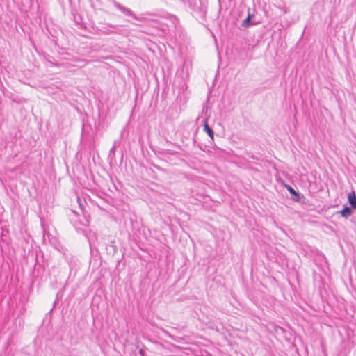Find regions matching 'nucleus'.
Segmentation results:
<instances>
[{
    "label": "nucleus",
    "mask_w": 356,
    "mask_h": 356,
    "mask_svg": "<svg viewBox=\"0 0 356 356\" xmlns=\"http://www.w3.org/2000/svg\"><path fill=\"white\" fill-rule=\"evenodd\" d=\"M112 3L117 9L123 13L126 16L131 17L136 20L140 19L139 17H138L131 9L124 7L121 3L117 2L115 0H112Z\"/></svg>",
    "instance_id": "f257e3e1"
},
{
    "label": "nucleus",
    "mask_w": 356,
    "mask_h": 356,
    "mask_svg": "<svg viewBox=\"0 0 356 356\" xmlns=\"http://www.w3.org/2000/svg\"><path fill=\"white\" fill-rule=\"evenodd\" d=\"M108 26L110 28L115 29V31L112 30V29H106V28H102L101 29V31L105 35H110V34H113V33L119 34L122 31V28L123 27V26H122V25H114V24H108Z\"/></svg>",
    "instance_id": "f03ea898"
},
{
    "label": "nucleus",
    "mask_w": 356,
    "mask_h": 356,
    "mask_svg": "<svg viewBox=\"0 0 356 356\" xmlns=\"http://www.w3.org/2000/svg\"><path fill=\"white\" fill-rule=\"evenodd\" d=\"M253 15H252L250 12L248 11V15L247 17L242 22L241 26L243 28H248L252 25L257 24L258 22H256L254 21H252Z\"/></svg>",
    "instance_id": "7ed1b4c3"
},
{
    "label": "nucleus",
    "mask_w": 356,
    "mask_h": 356,
    "mask_svg": "<svg viewBox=\"0 0 356 356\" xmlns=\"http://www.w3.org/2000/svg\"><path fill=\"white\" fill-rule=\"evenodd\" d=\"M286 188L289 191V192L290 193L292 200L296 202H298L300 200L299 193L289 185L286 186Z\"/></svg>",
    "instance_id": "20e7f679"
},
{
    "label": "nucleus",
    "mask_w": 356,
    "mask_h": 356,
    "mask_svg": "<svg viewBox=\"0 0 356 356\" xmlns=\"http://www.w3.org/2000/svg\"><path fill=\"white\" fill-rule=\"evenodd\" d=\"M348 202L353 209H356V195L354 191L348 193Z\"/></svg>",
    "instance_id": "39448f33"
},
{
    "label": "nucleus",
    "mask_w": 356,
    "mask_h": 356,
    "mask_svg": "<svg viewBox=\"0 0 356 356\" xmlns=\"http://www.w3.org/2000/svg\"><path fill=\"white\" fill-rule=\"evenodd\" d=\"M339 213L341 215V216L348 218L349 216H350L353 213L352 209L349 207H344V208L340 211Z\"/></svg>",
    "instance_id": "423d86ee"
},
{
    "label": "nucleus",
    "mask_w": 356,
    "mask_h": 356,
    "mask_svg": "<svg viewBox=\"0 0 356 356\" xmlns=\"http://www.w3.org/2000/svg\"><path fill=\"white\" fill-rule=\"evenodd\" d=\"M204 130L207 132V134L209 135V136L213 140V136L214 132L213 129L209 126L207 121H205V123L204 124Z\"/></svg>",
    "instance_id": "0eeeda50"
},
{
    "label": "nucleus",
    "mask_w": 356,
    "mask_h": 356,
    "mask_svg": "<svg viewBox=\"0 0 356 356\" xmlns=\"http://www.w3.org/2000/svg\"><path fill=\"white\" fill-rule=\"evenodd\" d=\"M139 354L141 355V356H145V352L143 349H140L139 350Z\"/></svg>",
    "instance_id": "6e6552de"
}]
</instances>
